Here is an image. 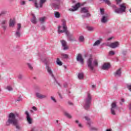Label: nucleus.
Wrapping results in <instances>:
<instances>
[{"label": "nucleus", "instance_id": "f257e3e1", "mask_svg": "<svg viewBox=\"0 0 131 131\" xmlns=\"http://www.w3.org/2000/svg\"><path fill=\"white\" fill-rule=\"evenodd\" d=\"M92 100H93V97L92 95L89 92L87 93V96L86 98L84 99V104L83 105V108L85 110H89L91 107V104H92Z\"/></svg>", "mask_w": 131, "mask_h": 131}, {"label": "nucleus", "instance_id": "f03ea898", "mask_svg": "<svg viewBox=\"0 0 131 131\" xmlns=\"http://www.w3.org/2000/svg\"><path fill=\"white\" fill-rule=\"evenodd\" d=\"M119 8L114 10V12L116 14H122L123 13H125V12H126V6L125 4L123 3L119 5Z\"/></svg>", "mask_w": 131, "mask_h": 131}, {"label": "nucleus", "instance_id": "7ed1b4c3", "mask_svg": "<svg viewBox=\"0 0 131 131\" xmlns=\"http://www.w3.org/2000/svg\"><path fill=\"white\" fill-rule=\"evenodd\" d=\"M87 64L89 68H90V69L93 71V70H94V66H98V61H97V60H95L93 61V58H89L87 60Z\"/></svg>", "mask_w": 131, "mask_h": 131}, {"label": "nucleus", "instance_id": "20e7f679", "mask_svg": "<svg viewBox=\"0 0 131 131\" xmlns=\"http://www.w3.org/2000/svg\"><path fill=\"white\" fill-rule=\"evenodd\" d=\"M62 26H63V30H61V28L62 27L61 26H58V33H63V32H65L66 34L69 32L68 30H67V26H66V20L65 19H63L62 20Z\"/></svg>", "mask_w": 131, "mask_h": 131}, {"label": "nucleus", "instance_id": "39448f33", "mask_svg": "<svg viewBox=\"0 0 131 131\" xmlns=\"http://www.w3.org/2000/svg\"><path fill=\"white\" fill-rule=\"evenodd\" d=\"M81 14H85V15H82V18L84 19V18H89L91 17V13H89V10H88V7H83L81 8L80 11Z\"/></svg>", "mask_w": 131, "mask_h": 131}, {"label": "nucleus", "instance_id": "423d86ee", "mask_svg": "<svg viewBox=\"0 0 131 131\" xmlns=\"http://www.w3.org/2000/svg\"><path fill=\"white\" fill-rule=\"evenodd\" d=\"M12 124L16 127L17 129H20V126L18 125V120H10L6 122V125L7 126H10Z\"/></svg>", "mask_w": 131, "mask_h": 131}, {"label": "nucleus", "instance_id": "0eeeda50", "mask_svg": "<svg viewBox=\"0 0 131 131\" xmlns=\"http://www.w3.org/2000/svg\"><path fill=\"white\" fill-rule=\"evenodd\" d=\"M16 117L18 118H20V114L18 113H10L8 115V120L7 121L10 120H18L16 119Z\"/></svg>", "mask_w": 131, "mask_h": 131}, {"label": "nucleus", "instance_id": "6e6552de", "mask_svg": "<svg viewBox=\"0 0 131 131\" xmlns=\"http://www.w3.org/2000/svg\"><path fill=\"white\" fill-rule=\"evenodd\" d=\"M83 6H84V4L80 3L79 2L77 3L74 6H72V8H73L69 9V11L70 12H75V11H77L79 8Z\"/></svg>", "mask_w": 131, "mask_h": 131}, {"label": "nucleus", "instance_id": "1a4fd4ad", "mask_svg": "<svg viewBox=\"0 0 131 131\" xmlns=\"http://www.w3.org/2000/svg\"><path fill=\"white\" fill-rule=\"evenodd\" d=\"M116 110H118V106H117L116 102H114L111 104V114H112V115H116V113H115V111H116Z\"/></svg>", "mask_w": 131, "mask_h": 131}, {"label": "nucleus", "instance_id": "9d476101", "mask_svg": "<svg viewBox=\"0 0 131 131\" xmlns=\"http://www.w3.org/2000/svg\"><path fill=\"white\" fill-rule=\"evenodd\" d=\"M66 34L69 41H76V40H75V38L73 37V34L70 33L69 32Z\"/></svg>", "mask_w": 131, "mask_h": 131}, {"label": "nucleus", "instance_id": "9b49d317", "mask_svg": "<svg viewBox=\"0 0 131 131\" xmlns=\"http://www.w3.org/2000/svg\"><path fill=\"white\" fill-rule=\"evenodd\" d=\"M76 60L77 62H79L81 65H83L84 61H83V58H82V55L80 54H78L76 57Z\"/></svg>", "mask_w": 131, "mask_h": 131}, {"label": "nucleus", "instance_id": "f8f14e48", "mask_svg": "<svg viewBox=\"0 0 131 131\" xmlns=\"http://www.w3.org/2000/svg\"><path fill=\"white\" fill-rule=\"evenodd\" d=\"M25 114L27 116L26 118L28 123H29V124H31L32 123V119H31V117H30V115H29V113H28V111H26Z\"/></svg>", "mask_w": 131, "mask_h": 131}, {"label": "nucleus", "instance_id": "ddd939ff", "mask_svg": "<svg viewBox=\"0 0 131 131\" xmlns=\"http://www.w3.org/2000/svg\"><path fill=\"white\" fill-rule=\"evenodd\" d=\"M111 67V64L110 63H104L102 66L101 69L102 70H108Z\"/></svg>", "mask_w": 131, "mask_h": 131}, {"label": "nucleus", "instance_id": "4468645a", "mask_svg": "<svg viewBox=\"0 0 131 131\" xmlns=\"http://www.w3.org/2000/svg\"><path fill=\"white\" fill-rule=\"evenodd\" d=\"M118 46H119V42L118 41L112 42L110 45H107V47H110V48H112V49H115L117 48Z\"/></svg>", "mask_w": 131, "mask_h": 131}, {"label": "nucleus", "instance_id": "2eb2a0df", "mask_svg": "<svg viewBox=\"0 0 131 131\" xmlns=\"http://www.w3.org/2000/svg\"><path fill=\"white\" fill-rule=\"evenodd\" d=\"M62 47H63V51H67L68 50V46H67V42L64 40H61Z\"/></svg>", "mask_w": 131, "mask_h": 131}, {"label": "nucleus", "instance_id": "dca6fc26", "mask_svg": "<svg viewBox=\"0 0 131 131\" xmlns=\"http://www.w3.org/2000/svg\"><path fill=\"white\" fill-rule=\"evenodd\" d=\"M35 96L36 98L38 99H40L41 100L42 99H46V98H47V95H41L38 92H36L35 93Z\"/></svg>", "mask_w": 131, "mask_h": 131}, {"label": "nucleus", "instance_id": "f3484780", "mask_svg": "<svg viewBox=\"0 0 131 131\" xmlns=\"http://www.w3.org/2000/svg\"><path fill=\"white\" fill-rule=\"evenodd\" d=\"M6 24H7V20H4L2 21L1 26L4 31L7 30V25H6Z\"/></svg>", "mask_w": 131, "mask_h": 131}, {"label": "nucleus", "instance_id": "a211bd4d", "mask_svg": "<svg viewBox=\"0 0 131 131\" xmlns=\"http://www.w3.org/2000/svg\"><path fill=\"white\" fill-rule=\"evenodd\" d=\"M45 68L47 69V72L49 73V74L52 77H54V74H53L51 67H50L49 66H46Z\"/></svg>", "mask_w": 131, "mask_h": 131}, {"label": "nucleus", "instance_id": "6ab92c4d", "mask_svg": "<svg viewBox=\"0 0 131 131\" xmlns=\"http://www.w3.org/2000/svg\"><path fill=\"white\" fill-rule=\"evenodd\" d=\"M101 23L104 24L108 22V16L103 15L101 19Z\"/></svg>", "mask_w": 131, "mask_h": 131}, {"label": "nucleus", "instance_id": "aec40b11", "mask_svg": "<svg viewBox=\"0 0 131 131\" xmlns=\"http://www.w3.org/2000/svg\"><path fill=\"white\" fill-rule=\"evenodd\" d=\"M88 125L90 127V130L91 131H98V128L95 127H93L91 125V122H88Z\"/></svg>", "mask_w": 131, "mask_h": 131}, {"label": "nucleus", "instance_id": "412c9836", "mask_svg": "<svg viewBox=\"0 0 131 131\" xmlns=\"http://www.w3.org/2000/svg\"><path fill=\"white\" fill-rule=\"evenodd\" d=\"M84 77V74L83 73H78V79H80V80H81L83 79Z\"/></svg>", "mask_w": 131, "mask_h": 131}, {"label": "nucleus", "instance_id": "4be33fe9", "mask_svg": "<svg viewBox=\"0 0 131 131\" xmlns=\"http://www.w3.org/2000/svg\"><path fill=\"white\" fill-rule=\"evenodd\" d=\"M34 1H35L34 2V7L36 8V9H38L39 6H38V4H37V1H36V0H29V2H33Z\"/></svg>", "mask_w": 131, "mask_h": 131}, {"label": "nucleus", "instance_id": "5701e85b", "mask_svg": "<svg viewBox=\"0 0 131 131\" xmlns=\"http://www.w3.org/2000/svg\"><path fill=\"white\" fill-rule=\"evenodd\" d=\"M115 75H118V76H121V69H119L115 73Z\"/></svg>", "mask_w": 131, "mask_h": 131}, {"label": "nucleus", "instance_id": "b1692460", "mask_svg": "<svg viewBox=\"0 0 131 131\" xmlns=\"http://www.w3.org/2000/svg\"><path fill=\"white\" fill-rule=\"evenodd\" d=\"M56 64L59 66H62V65H63V62L60 60V58H57L56 59Z\"/></svg>", "mask_w": 131, "mask_h": 131}, {"label": "nucleus", "instance_id": "393cba45", "mask_svg": "<svg viewBox=\"0 0 131 131\" xmlns=\"http://www.w3.org/2000/svg\"><path fill=\"white\" fill-rule=\"evenodd\" d=\"M15 19H13V20H12V19H10V23H9V26H15Z\"/></svg>", "mask_w": 131, "mask_h": 131}, {"label": "nucleus", "instance_id": "a878e982", "mask_svg": "<svg viewBox=\"0 0 131 131\" xmlns=\"http://www.w3.org/2000/svg\"><path fill=\"white\" fill-rule=\"evenodd\" d=\"M47 0H40L39 7L41 8L45 3H46Z\"/></svg>", "mask_w": 131, "mask_h": 131}, {"label": "nucleus", "instance_id": "bb28decb", "mask_svg": "<svg viewBox=\"0 0 131 131\" xmlns=\"http://www.w3.org/2000/svg\"><path fill=\"white\" fill-rule=\"evenodd\" d=\"M41 61H42V62L43 63H44L45 64V65H46V66H49V62H48V59L47 58H44L43 59H41Z\"/></svg>", "mask_w": 131, "mask_h": 131}, {"label": "nucleus", "instance_id": "cd10ccee", "mask_svg": "<svg viewBox=\"0 0 131 131\" xmlns=\"http://www.w3.org/2000/svg\"><path fill=\"white\" fill-rule=\"evenodd\" d=\"M60 12H58V11H55L54 12V17H55V18H60Z\"/></svg>", "mask_w": 131, "mask_h": 131}, {"label": "nucleus", "instance_id": "c85d7f7f", "mask_svg": "<svg viewBox=\"0 0 131 131\" xmlns=\"http://www.w3.org/2000/svg\"><path fill=\"white\" fill-rule=\"evenodd\" d=\"M15 35L16 37H20V36H21V33L20 32V31L16 30Z\"/></svg>", "mask_w": 131, "mask_h": 131}, {"label": "nucleus", "instance_id": "c756f323", "mask_svg": "<svg viewBox=\"0 0 131 131\" xmlns=\"http://www.w3.org/2000/svg\"><path fill=\"white\" fill-rule=\"evenodd\" d=\"M103 2H105V5H107V6H109L110 7L112 4L111 3V2L110 1V0H103Z\"/></svg>", "mask_w": 131, "mask_h": 131}, {"label": "nucleus", "instance_id": "7c9ffc66", "mask_svg": "<svg viewBox=\"0 0 131 131\" xmlns=\"http://www.w3.org/2000/svg\"><path fill=\"white\" fill-rule=\"evenodd\" d=\"M100 43H101V40H97L94 42V43L93 44V46L96 47V46H99Z\"/></svg>", "mask_w": 131, "mask_h": 131}, {"label": "nucleus", "instance_id": "2f4dec72", "mask_svg": "<svg viewBox=\"0 0 131 131\" xmlns=\"http://www.w3.org/2000/svg\"><path fill=\"white\" fill-rule=\"evenodd\" d=\"M61 58L62 59H68L69 56L67 54H61Z\"/></svg>", "mask_w": 131, "mask_h": 131}, {"label": "nucleus", "instance_id": "473e14b6", "mask_svg": "<svg viewBox=\"0 0 131 131\" xmlns=\"http://www.w3.org/2000/svg\"><path fill=\"white\" fill-rule=\"evenodd\" d=\"M7 11L6 10H3L0 13V17H2L3 16H5V15H6V14H7Z\"/></svg>", "mask_w": 131, "mask_h": 131}, {"label": "nucleus", "instance_id": "72a5a7b5", "mask_svg": "<svg viewBox=\"0 0 131 131\" xmlns=\"http://www.w3.org/2000/svg\"><path fill=\"white\" fill-rule=\"evenodd\" d=\"M75 123L78 124V127H80V128H82V127H83V126H82L81 123H79V121L76 120Z\"/></svg>", "mask_w": 131, "mask_h": 131}, {"label": "nucleus", "instance_id": "f704fd0d", "mask_svg": "<svg viewBox=\"0 0 131 131\" xmlns=\"http://www.w3.org/2000/svg\"><path fill=\"white\" fill-rule=\"evenodd\" d=\"M84 40V37L82 35L80 36L79 37V41L80 42H82Z\"/></svg>", "mask_w": 131, "mask_h": 131}, {"label": "nucleus", "instance_id": "c9c22d12", "mask_svg": "<svg viewBox=\"0 0 131 131\" xmlns=\"http://www.w3.org/2000/svg\"><path fill=\"white\" fill-rule=\"evenodd\" d=\"M86 28L88 31H93L94 30V27H93L86 26Z\"/></svg>", "mask_w": 131, "mask_h": 131}, {"label": "nucleus", "instance_id": "e433bc0d", "mask_svg": "<svg viewBox=\"0 0 131 131\" xmlns=\"http://www.w3.org/2000/svg\"><path fill=\"white\" fill-rule=\"evenodd\" d=\"M45 20H46V17H41L39 18V21H40V22H41V24L45 23Z\"/></svg>", "mask_w": 131, "mask_h": 131}, {"label": "nucleus", "instance_id": "4c0bfd02", "mask_svg": "<svg viewBox=\"0 0 131 131\" xmlns=\"http://www.w3.org/2000/svg\"><path fill=\"white\" fill-rule=\"evenodd\" d=\"M52 78L54 80L55 82L59 85V86H61V85L58 82V81L57 80V79H56V77H55V75L52 77Z\"/></svg>", "mask_w": 131, "mask_h": 131}, {"label": "nucleus", "instance_id": "58836bf2", "mask_svg": "<svg viewBox=\"0 0 131 131\" xmlns=\"http://www.w3.org/2000/svg\"><path fill=\"white\" fill-rule=\"evenodd\" d=\"M110 7H111L113 9H114V11L115 10H116V9H118V8H117V7H116V5H114V4H113V5L111 4Z\"/></svg>", "mask_w": 131, "mask_h": 131}, {"label": "nucleus", "instance_id": "ea45409f", "mask_svg": "<svg viewBox=\"0 0 131 131\" xmlns=\"http://www.w3.org/2000/svg\"><path fill=\"white\" fill-rule=\"evenodd\" d=\"M6 89L8 90V91H9V92L13 91V88H12L11 86H7Z\"/></svg>", "mask_w": 131, "mask_h": 131}, {"label": "nucleus", "instance_id": "a19ab883", "mask_svg": "<svg viewBox=\"0 0 131 131\" xmlns=\"http://www.w3.org/2000/svg\"><path fill=\"white\" fill-rule=\"evenodd\" d=\"M31 22H32L33 24H36V23H37V21H36V19H31Z\"/></svg>", "mask_w": 131, "mask_h": 131}, {"label": "nucleus", "instance_id": "79ce46f5", "mask_svg": "<svg viewBox=\"0 0 131 131\" xmlns=\"http://www.w3.org/2000/svg\"><path fill=\"white\" fill-rule=\"evenodd\" d=\"M22 97L19 96L18 97L17 99L15 100V102H20V101H22Z\"/></svg>", "mask_w": 131, "mask_h": 131}, {"label": "nucleus", "instance_id": "37998d69", "mask_svg": "<svg viewBox=\"0 0 131 131\" xmlns=\"http://www.w3.org/2000/svg\"><path fill=\"white\" fill-rule=\"evenodd\" d=\"M109 55H110L111 56H114V55H115V52L113 51H111L109 52Z\"/></svg>", "mask_w": 131, "mask_h": 131}, {"label": "nucleus", "instance_id": "c03bdc74", "mask_svg": "<svg viewBox=\"0 0 131 131\" xmlns=\"http://www.w3.org/2000/svg\"><path fill=\"white\" fill-rule=\"evenodd\" d=\"M64 115L68 117V118H71V115L70 114H68V113H65Z\"/></svg>", "mask_w": 131, "mask_h": 131}, {"label": "nucleus", "instance_id": "a18cd8bd", "mask_svg": "<svg viewBox=\"0 0 131 131\" xmlns=\"http://www.w3.org/2000/svg\"><path fill=\"white\" fill-rule=\"evenodd\" d=\"M100 10L101 15H104V12H105V9L104 8H100Z\"/></svg>", "mask_w": 131, "mask_h": 131}, {"label": "nucleus", "instance_id": "49530a36", "mask_svg": "<svg viewBox=\"0 0 131 131\" xmlns=\"http://www.w3.org/2000/svg\"><path fill=\"white\" fill-rule=\"evenodd\" d=\"M17 28L16 30L20 31L21 30V24H17Z\"/></svg>", "mask_w": 131, "mask_h": 131}, {"label": "nucleus", "instance_id": "de8ad7c7", "mask_svg": "<svg viewBox=\"0 0 131 131\" xmlns=\"http://www.w3.org/2000/svg\"><path fill=\"white\" fill-rule=\"evenodd\" d=\"M27 65H28L29 69H30L31 70H32L33 69V67H32V66H31V64L28 63H27Z\"/></svg>", "mask_w": 131, "mask_h": 131}, {"label": "nucleus", "instance_id": "09e8293b", "mask_svg": "<svg viewBox=\"0 0 131 131\" xmlns=\"http://www.w3.org/2000/svg\"><path fill=\"white\" fill-rule=\"evenodd\" d=\"M127 53V51H122V55H123V57H125V56L126 55V54Z\"/></svg>", "mask_w": 131, "mask_h": 131}, {"label": "nucleus", "instance_id": "8fccbe9b", "mask_svg": "<svg viewBox=\"0 0 131 131\" xmlns=\"http://www.w3.org/2000/svg\"><path fill=\"white\" fill-rule=\"evenodd\" d=\"M84 118H85V120L88 121V122H91V119H90V118H89L88 116H85Z\"/></svg>", "mask_w": 131, "mask_h": 131}, {"label": "nucleus", "instance_id": "3c124183", "mask_svg": "<svg viewBox=\"0 0 131 131\" xmlns=\"http://www.w3.org/2000/svg\"><path fill=\"white\" fill-rule=\"evenodd\" d=\"M18 79H20V80H21V79L23 78V75L22 74H19L18 76Z\"/></svg>", "mask_w": 131, "mask_h": 131}, {"label": "nucleus", "instance_id": "603ef678", "mask_svg": "<svg viewBox=\"0 0 131 131\" xmlns=\"http://www.w3.org/2000/svg\"><path fill=\"white\" fill-rule=\"evenodd\" d=\"M51 100L53 101V102H54V103H57V100H56V99H55V98H54V97L51 96Z\"/></svg>", "mask_w": 131, "mask_h": 131}, {"label": "nucleus", "instance_id": "864d4df0", "mask_svg": "<svg viewBox=\"0 0 131 131\" xmlns=\"http://www.w3.org/2000/svg\"><path fill=\"white\" fill-rule=\"evenodd\" d=\"M117 5H119L122 2V0H116Z\"/></svg>", "mask_w": 131, "mask_h": 131}, {"label": "nucleus", "instance_id": "5fc2aeb1", "mask_svg": "<svg viewBox=\"0 0 131 131\" xmlns=\"http://www.w3.org/2000/svg\"><path fill=\"white\" fill-rule=\"evenodd\" d=\"M41 30H42V31H45V30H46V26H42L41 27Z\"/></svg>", "mask_w": 131, "mask_h": 131}, {"label": "nucleus", "instance_id": "6e6d98bb", "mask_svg": "<svg viewBox=\"0 0 131 131\" xmlns=\"http://www.w3.org/2000/svg\"><path fill=\"white\" fill-rule=\"evenodd\" d=\"M25 4H26V3H25V1H21V2H20V5H21V6H24V5H25Z\"/></svg>", "mask_w": 131, "mask_h": 131}, {"label": "nucleus", "instance_id": "4d7b16f0", "mask_svg": "<svg viewBox=\"0 0 131 131\" xmlns=\"http://www.w3.org/2000/svg\"><path fill=\"white\" fill-rule=\"evenodd\" d=\"M58 96H59V98L60 99H63V97H62V95H61V93L58 92Z\"/></svg>", "mask_w": 131, "mask_h": 131}, {"label": "nucleus", "instance_id": "13d9d810", "mask_svg": "<svg viewBox=\"0 0 131 131\" xmlns=\"http://www.w3.org/2000/svg\"><path fill=\"white\" fill-rule=\"evenodd\" d=\"M32 109H33V110H34V111H37V108L36 107H35V106H33V107H32Z\"/></svg>", "mask_w": 131, "mask_h": 131}, {"label": "nucleus", "instance_id": "bf43d9fd", "mask_svg": "<svg viewBox=\"0 0 131 131\" xmlns=\"http://www.w3.org/2000/svg\"><path fill=\"white\" fill-rule=\"evenodd\" d=\"M68 85V84L67 83H64V84H63V88H67V86Z\"/></svg>", "mask_w": 131, "mask_h": 131}, {"label": "nucleus", "instance_id": "052dcab7", "mask_svg": "<svg viewBox=\"0 0 131 131\" xmlns=\"http://www.w3.org/2000/svg\"><path fill=\"white\" fill-rule=\"evenodd\" d=\"M32 16L33 17L32 19H36V17H35V15L34 14H32Z\"/></svg>", "mask_w": 131, "mask_h": 131}, {"label": "nucleus", "instance_id": "680f3d73", "mask_svg": "<svg viewBox=\"0 0 131 131\" xmlns=\"http://www.w3.org/2000/svg\"><path fill=\"white\" fill-rule=\"evenodd\" d=\"M68 104H69V105H73V103H72V102H70V101H69V102H68Z\"/></svg>", "mask_w": 131, "mask_h": 131}, {"label": "nucleus", "instance_id": "e2e57ef3", "mask_svg": "<svg viewBox=\"0 0 131 131\" xmlns=\"http://www.w3.org/2000/svg\"><path fill=\"white\" fill-rule=\"evenodd\" d=\"M112 38H113V37H111L108 38L107 40H111V39H112Z\"/></svg>", "mask_w": 131, "mask_h": 131}, {"label": "nucleus", "instance_id": "0e129e2a", "mask_svg": "<svg viewBox=\"0 0 131 131\" xmlns=\"http://www.w3.org/2000/svg\"><path fill=\"white\" fill-rule=\"evenodd\" d=\"M129 110H131V103L129 104Z\"/></svg>", "mask_w": 131, "mask_h": 131}, {"label": "nucleus", "instance_id": "69168bd1", "mask_svg": "<svg viewBox=\"0 0 131 131\" xmlns=\"http://www.w3.org/2000/svg\"><path fill=\"white\" fill-rule=\"evenodd\" d=\"M92 89H95V88H96V85H92Z\"/></svg>", "mask_w": 131, "mask_h": 131}, {"label": "nucleus", "instance_id": "338daca9", "mask_svg": "<svg viewBox=\"0 0 131 131\" xmlns=\"http://www.w3.org/2000/svg\"><path fill=\"white\" fill-rule=\"evenodd\" d=\"M106 131H112V129H107Z\"/></svg>", "mask_w": 131, "mask_h": 131}, {"label": "nucleus", "instance_id": "774afa93", "mask_svg": "<svg viewBox=\"0 0 131 131\" xmlns=\"http://www.w3.org/2000/svg\"><path fill=\"white\" fill-rule=\"evenodd\" d=\"M121 102H123V103L124 102V99H121Z\"/></svg>", "mask_w": 131, "mask_h": 131}]
</instances>
